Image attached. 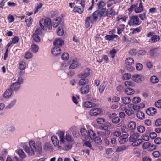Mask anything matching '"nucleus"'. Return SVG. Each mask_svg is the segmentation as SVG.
<instances>
[{
	"label": "nucleus",
	"instance_id": "nucleus-1",
	"mask_svg": "<svg viewBox=\"0 0 161 161\" xmlns=\"http://www.w3.org/2000/svg\"><path fill=\"white\" fill-rule=\"evenodd\" d=\"M39 23L41 27L45 31H46L47 28L49 30L52 29L51 21L49 18H47L45 19H40Z\"/></svg>",
	"mask_w": 161,
	"mask_h": 161
},
{
	"label": "nucleus",
	"instance_id": "nucleus-2",
	"mask_svg": "<svg viewBox=\"0 0 161 161\" xmlns=\"http://www.w3.org/2000/svg\"><path fill=\"white\" fill-rule=\"evenodd\" d=\"M140 134L138 133H134L131 135L129 139V141L133 142L132 145L134 146H139L142 142V140L141 139H138Z\"/></svg>",
	"mask_w": 161,
	"mask_h": 161
},
{
	"label": "nucleus",
	"instance_id": "nucleus-3",
	"mask_svg": "<svg viewBox=\"0 0 161 161\" xmlns=\"http://www.w3.org/2000/svg\"><path fill=\"white\" fill-rule=\"evenodd\" d=\"M141 23L140 21L138 16L133 15L130 18V20L128 22V24L130 26H135L139 25Z\"/></svg>",
	"mask_w": 161,
	"mask_h": 161
},
{
	"label": "nucleus",
	"instance_id": "nucleus-4",
	"mask_svg": "<svg viewBox=\"0 0 161 161\" xmlns=\"http://www.w3.org/2000/svg\"><path fill=\"white\" fill-rule=\"evenodd\" d=\"M80 4L81 6L80 7L76 5L74 8L73 11L75 13H78L79 14H81L84 11V8L85 6V3L84 0H81V2Z\"/></svg>",
	"mask_w": 161,
	"mask_h": 161
},
{
	"label": "nucleus",
	"instance_id": "nucleus-5",
	"mask_svg": "<svg viewBox=\"0 0 161 161\" xmlns=\"http://www.w3.org/2000/svg\"><path fill=\"white\" fill-rule=\"evenodd\" d=\"M117 14L115 10L112 8H110L107 9L104 16H106L108 18H112Z\"/></svg>",
	"mask_w": 161,
	"mask_h": 161
},
{
	"label": "nucleus",
	"instance_id": "nucleus-6",
	"mask_svg": "<svg viewBox=\"0 0 161 161\" xmlns=\"http://www.w3.org/2000/svg\"><path fill=\"white\" fill-rule=\"evenodd\" d=\"M132 79L134 82L139 83L144 81L145 78L143 75L139 74H135L132 75Z\"/></svg>",
	"mask_w": 161,
	"mask_h": 161
},
{
	"label": "nucleus",
	"instance_id": "nucleus-7",
	"mask_svg": "<svg viewBox=\"0 0 161 161\" xmlns=\"http://www.w3.org/2000/svg\"><path fill=\"white\" fill-rule=\"evenodd\" d=\"M94 22L93 21L92 18L91 16L88 17L85 19V26L87 28L92 27L93 23Z\"/></svg>",
	"mask_w": 161,
	"mask_h": 161
},
{
	"label": "nucleus",
	"instance_id": "nucleus-8",
	"mask_svg": "<svg viewBox=\"0 0 161 161\" xmlns=\"http://www.w3.org/2000/svg\"><path fill=\"white\" fill-rule=\"evenodd\" d=\"M51 51L52 54L55 56L60 55L62 52L61 48L55 46L51 49Z\"/></svg>",
	"mask_w": 161,
	"mask_h": 161
},
{
	"label": "nucleus",
	"instance_id": "nucleus-9",
	"mask_svg": "<svg viewBox=\"0 0 161 161\" xmlns=\"http://www.w3.org/2000/svg\"><path fill=\"white\" fill-rule=\"evenodd\" d=\"M90 69L89 68H86L84 73H80L78 75V77L80 78H86L89 76L90 74Z\"/></svg>",
	"mask_w": 161,
	"mask_h": 161
},
{
	"label": "nucleus",
	"instance_id": "nucleus-10",
	"mask_svg": "<svg viewBox=\"0 0 161 161\" xmlns=\"http://www.w3.org/2000/svg\"><path fill=\"white\" fill-rule=\"evenodd\" d=\"M96 136V134L92 130H89L88 132V135L86 137V140H91V141H92L94 137Z\"/></svg>",
	"mask_w": 161,
	"mask_h": 161
},
{
	"label": "nucleus",
	"instance_id": "nucleus-11",
	"mask_svg": "<svg viewBox=\"0 0 161 161\" xmlns=\"http://www.w3.org/2000/svg\"><path fill=\"white\" fill-rule=\"evenodd\" d=\"M64 44V41L61 38L56 39L53 42L54 46L61 48Z\"/></svg>",
	"mask_w": 161,
	"mask_h": 161
},
{
	"label": "nucleus",
	"instance_id": "nucleus-12",
	"mask_svg": "<svg viewBox=\"0 0 161 161\" xmlns=\"http://www.w3.org/2000/svg\"><path fill=\"white\" fill-rule=\"evenodd\" d=\"M51 140L54 145L55 146L58 147V149L61 148V146L59 145V141L58 139L56 136L54 135L53 136L51 137Z\"/></svg>",
	"mask_w": 161,
	"mask_h": 161
},
{
	"label": "nucleus",
	"instance_id": "nucleus-13",
	"mask_svg": "<svg viewBox=\"0 0 161 161\" xmlns=\"http://www.w3.org/2000/svg\"><path fill=\"white\" fill-rule=\"evenodd\" d=\"M101 110L98 108H95L92 109L89 112V114L91 116L97 115L101 114Z\"/></svg>",
	"mask_w": 161,
	"mask_h": 161
},
{
	"label": "nucleus",
	"instance_id": "nucleus-14",
	"mask_svg": "<svg viewBox=\"0 0 161 161\" xmlns=\"http://www.w3.org/2000/svg\"><path fill=\"white\" fill-rule=\"evenodd\" d=\"M129 135L124 134L120 136L119 138V142L121 144H124L128 141V137Z\"/></svg>",
	"mask_w": 161,
	"mask_h": 161
},
{
	"label": "nucleus",
	"instance_id": "nucleus-15",
	"mask_svg": "<svg viewBox=\"0 0 161 161\" xmlns=\"http://www.w3.org/2000/svg\"><path fill=\"white\" fill-rule=\"evenodd\" d=\"M61 18L60 17H58L53 20V26L54 27H57L61 24Z\"/></svg>",
	"mask_w": 161,
	"mask_h": 161
},
{
	"label": "nucleus",
	"instance_id": "nucleus-16",
	"mask_svg": "<svg viewBox=\"0 0 161 161\" xmlns=\"http://www.w3.org/2000/svg\"><path fill=\"white\" fill-rule=\"evenodd\" d=\"M89 85L83 86L80 88V92L82 94H86L89 93Z\"/></svg>",
	"mask_w": 161,
	"mask_h": 161
},
{
	"label": "nucleus",
	"instance_id": "nucleus-17",
	"mask_svg": "<svg viewBox=\"0 0 161 161\" xmlns=\"http://www.w3.org/2000/svg\"><path fill=\"white\" fill-rule=\"evenodd\" d=\"M147 114L149 115L153 116L157 113L156 109L154 108H150L146 111Z\"/></svg>",
	"mask_w": 161,
	"mask_h": 161
},
{
	"label": "nucleus",
	"instance_id": "nucleus-18",
	"mask_svg": "<svg viewBox=\"0 0 161 161\" xmlns=\"http://www.w3.org/2000/svg\"><path fill=\"white\" fill-rule=\"evenodd\" d=\"M20 86V83L19 82H17L13 83L10 86V89L12 91L17 90L19 88Z\"/></svg>",
	"mask_w": 161,
	"mask_h": 161
},
{
	"label": "nucleus",
	"instance_id": "nucleus-19",
	"mask_svg": "<svg viewBox=\"0 0 161 161\" xmlns=\"http://www.w3.org/2000/svg\"><path fill=\"white\" fill-rule=\"evenodd\" d=\"M119 36L117 35L110 34L107 35L105 36V39L107 41H113L115 38H117Z\"/></svg>",
	"mask_w": 161,
	"mask_h": 161
},
{
	"label": "nucleus",
	"instance_id": "nucleus-20",
	"mask_svg": "<svg viewBox=\"0 0 161 161\" xmlns=\"http://www.w3.org/2000/svg\"><path fill=\"white\" fill-rule=\"evenodd\" d=\"M136 125V123L134 121H131L128 124L127 127L129 130H130L131 133H132L133 130L135 129Z\"/></svg>",
	"mask_w": 161,
	"mask_h": 161
},
{
	"label": "nucleus",
	"instance_id": "nucleus-21",
	"mask_svg": "<svg viewBox=\"0 0 161 161\" xmlns=\"http://www.w3.org/2000/svg\"><path fill=\"white\" fill-rule=\"evenodd\" d=\"M125 25L123 24H120L119 26H118L117 29V33L119 35L121 34L124 31Z\"/></svg>",
	"mask_w": 161,
	"mask_h": 161
},
{
	"label": "nucleus",
	"instance_id": "nucleus-22",
	"mask_svg": "<svg viewBox=\"0 0 161 161\" xmlns=\"http://www.w3.org/2000/svg\"><path fill=\"white\" fill-rule=\"evenodd\" d=\"M24 150L27 152L29 155H33L34 154V151L32 150L31 148L26 145L23 146Z\"/></svg>",
	"mask_w": 161,
	"mask_h": 161
},
{
	"label": "nucleus",
	"instance_id": "nucleus-23",
	"mask_svg": "<svg viewBox=\"0 0 161 161\" xmlns=\"http://www.w3.org/2000/svg\"><path fill=\"white\" fill-rule=\"evenodd\" d=\"M157 48H155L150 50L149 55L151 58H153L155 56H158V54L157 52Z\"/></svg>",
	"mask_w": 161,
	"mask_h": 161
},
{
	"label": "nucleus",
	"instance_id": "nucleus-24",
	"mask_svg": "<svg viewBox=\"0 0 161 161\" xmlns=\"http://www.w3.org/2000/svg\"><path fill=\"white\" fill-rule=\"evenodd\" d=\"M142 30V27L140 26L138 27L135 28H132L130 30L132 31L131 33L132 34H135L136 33H139Z\"/></svg>",
	"mask_w": 161,
	"mask_h": 161
},
{
	"label": "nucleus",
	"instance_id": "nucleus-25",
	"mask_svg": "<svg viewBox=\"0 0 161 161\" xmlns=\"http://www.w3.org/2000/svg\"><path fill=\"white\" fill-rule=\"evenodd\" d=\"M120 99L119 97L114 96L109 97L108 99V101L111 102H119Z\"/></svg>",
	"mask_w": 161,
	"mask_h": 161
},
{
	"label": "nucleus",
	"instance_id": "nucleus-26",
	"mask_svg": "<svg viewBox=\"0 0 161 161\" xmlns=\"http://www.w3.org/2000/svg\"><path fill=\"white\" fill-rule=\"evenodd\" d=\"M143 9V6L141 0H140L139 7L138 8H136L135 11L136 13H139L142 11Z\"/></svg>",
	"mask_w": 161,
	"mask_h": 161
},
{
	"label": "nucleus",
	"instance_id": "nucleus-27",
	"mask_svg": "<svg viewBox=\"0 0 161 161\" xmlns=\"http://www.w3.org/2000/svg\"><path fill=\"white\" fill-rule=\"evenodd\" d=\"M106 84L104 81L99 86L98 88L99 92L100 93H102L105 88Z\"/></svg>",
	"mask_w": 161,
	"mask_h": 161
},
{
	"label": "nucleus",
	"instance_id": "nucleus-28",
	"mask_svg": "<svg viewBox=\"0 0 161 161\" xmlns=\"http://www.w3.org/2000/svg\"><path fill=\"white\" fill-rule=\"evenodd\" d=\"M89 82V80L87 78H81L79 81L78 84L79 85L82 86L87 84Z\"/></svg>",
	"mask_w": 161,
	"mask_h": 161
},
{
	"label": "nucleus",
	"instance_id": "nucleus-29",
	"mask_svg": "<svg viewBox=\"0 0 161 161\" xmlns=\"http://www.w3.org/2000/svg\"><path fill=\"white\" fill-rule=\"evenodd\" d=\"M84 106L86 108H90L95 106V103L92 102L86 101L84 103Z\"/></svg>",
	"mask_w": 161,
	"mask_h": 161
},
{
	"label": "nucleus",
	"instance_id": "nucleus-30",
	"mask_svg": "<svg viewBox=\"0 0 161 161\" xmlns=\"http://www.w3.org/2000/svg\"><path fill=\"white\" fill-rule=\"evenodd\" d=\"M125 92L128 95H131L134 94L135 91L131 88L127 87L125 89Z\"/></svg>",
	"mask_w": 161,
	"mask_h": 161
},
{
	"label": "nucleus",
	"instance_id": "nucleus-31",
	"mask_svg": "<svg viewBox=\"0 0 161 161\" xmlns=\"http://www.w3.org/2000/svg\"><path fill=\"white\" fill-rule=\"evenodd\" d=\"M79 65V64L78 61L76 60H74L72 63L69 66V68L70 69H74L75 68L77 67Z\"/></svg>",
	"mask_w": 161,
	"mask_h": 161
},
{
	"label": "nucleus",
	"instance_id": "nucleus-32",
	"mask_svg": "<svg viewBox=\"0 0 161 161\" xmlns=\"http://www.w3.org/2000/svg\"><path fill=\"white\" fill-rule=\"evenodd\" d=\"M64 133L62 131H61L60 132L59 134V137L60 141V144L62 143L63 144H64L65 142V139L64 138Z\"/></svg>",
	"mask_w": 161,
	"mask_h": 161
},
{
	"label": "nucleus",
	"instance_id": "nucleus-33",
	"mask_svg": "<svg viewBox=\"0 0 161 161\" xmlns=\"http://www.w3.org/2000/svg\"><path fill=\"white\" fill-rule=\"evenodd\" d=\"M29 144L31 149L32 150L34 151V153L35 151L36 150L35 142L33 141H30L29 142Z\"/></svg>",
	"mask_w": 161,
	"mask_h": 161
},
{
	"label": "nucleus",
	"instance_id": "nucleus-34",
	"mask_svg": "<svg viewBox=\"0 0 161 161\" xmlns=\"http://www.w3.org/2000/svg\"><path fill=\"white\" fill-rule=\"evenodd\" d=\"M137 117L141 120H143L145 119L144 114L141 111H138L136 114Z\"/></svg>",
	"mask_w": 161,
	"mask_h": 161
},
{
	"label": "nucleus",
	"instance_id": "nucleus-35",
	"mask_svg": "<svg viewBox=\"0 0 161 161\" xmlns=\"http://www.w3.org/2000/svg\"><path fill=\"white\" fill-rule=\"evenodd\" d=\"M128 147L125 145H122L121 146H118L116 148V152H120L123 151L127 149Z\"/></svg>",
	"mask_w": 161,
	"mask_h": 161
},
{
	"label": "nucleus",
	"instance_id": "nucleus-36",
	"mask_svg": "<svg viewBox=\"0 0 161 161\" xmlns=\"http://www.w3.org/2000/svg\"><path fill=\"white\" fill-rule=\"evenodd\" d=\"M64 32L62 25L59 26L57 31V33L58 36H62L63 35Z\"/></svg>",
	"mask_w": 161,
	"mask_h": 161
},
{
	"label": "nucleus",
	"instance_id": "nucleus-37",
	"mask_svg": "<svg viewBox=\"0 0 161 161\" xmlns=\"http://www.w3.org/2000/svg\"><path fill=\"white\" fill-rule=\"evenodd\" d=\"M11 90L10 89H7L3 94V97L5 98H8L12 94Z\"/></svg>",
	"mask_w": 161,
	"mask_h": 161
},
{
	"label": "nucleus",
	"instance_id": "nucleus-38",
	"mask_svg": "<svg viewBox=\"0 0 161 161\" xmlns=\"http://www.w3.org/2000/svg\"><path fill=\"white\" fill-rule=\"evenodd\" d=\"M121 130L123 132L126 133V134L129 135V134H130V130H129L128 127L126 126H123L121 127Z\"/></svg>",
	"mask_w": 161,
	"mask_h": 161
},
{
	"label": "nucleus",
	"instance_id": "nucleus-39",
	"mask_svg": "<svg viewBox=\"0 0 161 161\" xmlns=\"http://www.w3.org/2000/svg\"><path fill=\"white\" fill-rule=\"evenodd\" d=\"M93 21H94V22H96L98 19V17L99 14V12H98V10H96L92 14Z\"/></svg>",
	"mask_w": 161,
	"mask_h": 161
},
{
	"label": "nucleus",
	"instance_id": "nucleus-40",
	"mask_svg": "<svg viewBox=\"0 0 161 161\" xmlns=\"http://www.w3.org/2000/svg\"><path fill=\"white\" fill-rule=\"evenodd\" d=\"M72 147V145L71 143H68L67 144H65L63 147L62 149L64 151H69Z\"/></svg>",
	"mask_w": 161,
	"mask_h": 161
},
{
	"label": "nucleus",
	"instance_id": "nucleus-41",
	"mask_svg": "<svg viewBox=\"0 0 161 161\" xmlns=\"http://www.w3.org/2000/svg\"><path fill=\"white\" fill-rule=\"evenodd\" d=\"M80 132L82 136L84 138L85 140H86V137L88 135V132H87L85 129L81 128L80 129Z\"/></svg>",
	"mask_w": 161,
	"mask_h": 161
},
{
	"label": "nucleus",
	"instance_id": "nucleus-42",
	"mask_svg": "<svg viewBox=\"0 0 161 161\" xmlns=\"http://www.w3.org/2000/svg\"><path fill=\"white\" fill-rule=\"evenodd\" d=\"M160 39L159 36H158L156 35H153L151 38V40L152 42L155 43L158 41H159Z\"/></svg>",
	"mask_w": 161,
	"mask_h": 161
},
{
	"label": "nucleus",
	"instance_id": "nucleus-43",
	"mask_svg": "<svg viewBox=\"0 0 161 161\" xmlns=\"http://www.w3.org/2000/svg\"><path fill=\"white\" fill-rule=\"evenodd\" d=\"M122 100L125 104H128L130 102L131 99L129 97H124L122 98Z\"/></svg>",
	"mask_w": 161,
	"mask_h": 161
},
{
	"label": "nucleus",
	"instance_id": "nucleus-44",
	"mask_svg": "<svg viewBox=\"0 0 161 161\" xmlns=\"http://www.w3.org/2000/svg\"><path fill=\"white\" fill-rule=\"evenodd\" d=\"M86 141L85 142L84 145L88 147L89 148L91 149H93V147L91 144V142H92V141H91V140L89 139V140H85Z\"/></svg>",
	"mask_w": 161,
	"mask_h": 161
},
{
	"label": "nucleus",
	"instance_id": "nucleus-45",
	"mask_svg": "<svg viewBox=\"0 0 161 161\" xmlns=\"http://www.w3.org/2000/svg\"><path fill=\"white\" fill-rule=\"evenodd\" d=\"M150 81L152 83H156L159 81V79L155 76H153L150 78Z\"/></svg>",
	"mask_w": 161,
	"mask_h": 161
},
{
	"label": "nucleus",
	"instance_id": "nucleus-46",
	"mask_svg": "<svg viewBox=\"0 0 161 161\" xmlns=\"http://www.w3.org/2000/svg\"><path fill=\"white\" fill-rule=\"evenodd\" d=\"M17 153L19 157L21 158H25L26 157L25 153L22 149L18 150L17 151Z\"/></svg>",
	"mask_w": 161,
	"mask_h": 161
},
{
	"label": "nucleus",
	"instance_id": "nucleus-47",
	"mask_svg": "<svg viewBox=\"0 0 161 161\" xmlns=\"http://www.w3.org/2000/svg\"><path fill=\"white\" fill-rule=\"evenodd\" d=\"M100 9V10H98V12H99L100 17L101 18L103 17H106V16H104V13L105 12H106V8H103Z\"/></svg>",
	"mask_w": 161,
	"mask_h": 161
},
{
	"label": "nucleus",
	"instance_id": "nucleus-48",
	"mask_svg": "<svg viewBox=\"0 0 161 161\" xmlns=\"http://www.w3.org/2000/svg\"><path fill=\"white\" fill-rule=\"evenodd\" d=\"M31 19L32 18L31 17H26L25 19V21L26 23L27 26L28 27H30L32 24Z\"/></svg>",
	"mask_w": 161,
	"mask_h": 161
},
{
	"label": "nucleus",
	"instance_id": "nucleus-49",
	"mask_svg": "<svg viewBox=\"0 0 161 161\" xmlns=\"http://www.w3.org/2000/svg\"><path fill=\"white\" fill-rule=\"evenodd\" d=\"M31 19L32 18L31 17H26L25 19V21L26 23L27 26L28 27H30L32 24Z\"/></svg>",
	"mask_w": 161,
	"mask_h": 161
},
{
	"label": "nucleus",
	"instance_id": "nucleus-50",
	"mask_svg": "<svg viewBox=\"0 0 161 161\" xmlns=\"http://www.w3.org/2000/svg\"><path fill=\"white\" fill-rule=\"evenodd\" d=\"M31 19L32 18L31 17H26L25 19V21L26 23L27 26L28 27H30L32 24Z\"/></svg>",
	"mask_w": 161,
	"mask_h": 161
},
{
	"label": "nucleus",
	"instance_id": "nucleus-51",
	"mask_svg": "<svg viewBox=\"0 0 161 161\" xmlns=\"http://www.w3.org/2000/svg\"><path fill=\"white\" fill-rule=\"evenodd\" d=\"M31 19L32 18L31 17H26L25 19V21L26 23L27 26L28 27H30L32 24Z\"/></svg>",
	"mask_w": 161,
	"mask_h": 161
},
{
	"label": "nucleus",
	"instance_id": "nucleus-52",
	"mask_svg": "<svg viewBox=\"0 0 161 161\" xmlns=\"http://www.w3.org/2000/svg\"><path fill=\"white\" fill-rule=\"evenodd\" d=\"M125 62L127 65H132L134 63V61L132 58H129L126 59Z\"/></svg>",
	"mask_w": 161,
	"mask_h": 161
},
{
	"label": "nucleus",
	"instance_id": "nucleus-53",
	"mask_svg": "<svg viewBox=\"0 0 161 161\" xmlns=\"http://www.w3.org/2000/svg\"><path fill=\"white\" fill-rule=\"evenodd\" d=\"M32 37L34 41L37 42H40L41 39L39 36L37 34H33L32 35Z\"/></svg>",
	"mask_w": 161,
	"mask_h": 161
},
{
	"label": "nucleus",
	"instance_id": "nucleus-54",
	"mask_svg": "<svg viewBox=\"0 0 161 161\" xmlns=\"http://www.w3.org/2000/svg\"><path fill=\"white\" fill-rule=\"evenodd\" d=\"M125 112L129 116L133 117L134 116V111L132 109L126 110Z\"/></svg>",
	"mask_w": 161,
	"mask_h": 161
},
{
	"label": "nucleus",
	"instance_id": "nucleus-55",
	"mask_svg": "<svg viewBox=\"0 0 161 161\" xmlns=\"http://www.w3.org/2000/svg\"><path fill=\"white\" fill-rule=\"evenodd\" d=\"M124 85L126 86L133 87L135 86V83L130 81H127L125 82Z\"/></svg>",
	"mask_w": 161,
	"mask_h": 161
},
{
	"label": "nucleus",
	"instance_id": "nucleus-56",
	"mask_svg": "<svg viewBox=\"0 0 161 161\" xmlns=\"http://www.w3.org/2000/svg\"><path fill=\"white\" fill-rule=\"evenodd\" d=\"M31 49L32 51L35 53L37 52L39 50L38 46L36 45H32L31 46Z\"/></svg>",
	"mask_w": 161,
	"mask_h": 161
},
{
	"label": "nucleus",
	"instance_id": "nucleus-57",
	"mask_svg": "<svg viewBox=\"0 0 161 161\" xmlns=\"http://www.w3.org/2000/svg\"><path fill=\"white\" fill-rule=\"evenodd\" d=\"M105 5V3L103 1H100L97 4V5L98 6L99 9L104 8L103 7Z\"/></svg>",
	"mask_w": 161,
	"mask_h": 161
},
{
	"label": "nucleus",
	"instance_id": "nucleus-58",
	"mask_svg": "<svg viewBox=\"0 0 161 161\" xmlns=\"http://www.w3.org/2000/svg\"><path fill=\"white\" fill-rule=\"evenodd\" d=\"M131 75L130 74L127 73L124 74L122 76V79L124 80H128L130 78Z\"/></svg>",
	"mask_w": 161,
	"mask_h": 161
},
{
	"label": "nucleus",
	"instance_id": "nucleus-59",
	"mask_svg": "<svg viewBox=\"0 0 161 161\" xmlns=\"http://www.w3.org/2000/svg\"><path fill=\"white\" fill-rule=\"evenodd\" d=\"M93 139L96 143L99 145H101L102 143V140L101 138L99 137L95 136Z\"/></svg>",
	"mask_w": 161,
	"mask_h": 161
},
{
	"label": "nucleus",
	"instance_id": "nucleus-60",
	"mask_svg": "<svg viewBox=\"0 0 161 161\" xmlns=\"http://www.w3.org/2000/svg\"><path fill=\"white\" fill-rule=\"evenodd\" d=\"M120 119L117 116H117H116L113 119H111V121L114 124H117L120 122Z\"/></svg>",
	"mask_w": 161,
	"mask_h": 161
},
{
	"label": "nucleus",
	"instance_id": "nucleus-61",
	"mask_svg": "<svg viewBox=\"0 0 161 161\" xmlns=\"http://www.w3.org/2000/svg\"><path fill=\"white\" fill-rule=\"evenodd\" d=\"M33 56L32 53L30 52H26L25 53V58L26 59L31 58Z\"/></svg>",
	"mask_w": 161,
	"mask_h": 161
},
{
	"label": "nucleus",
	"instance_id": "nucleus-62",
	"mask_svg": "<svg viewBox=\"0 0 161 161\" xmlns=\"http://www.w3.org/2000/svg\"><path fill=\"white\" fill-rule=\"evenodd\" d=\"M61 58L63 60H67L69 58V55L67 53H64L62 55Z\"/></svg>",
	"mask_w": 161,
	"mask_h": 161
},
{
	"label": "nucleus",
	"instance_id": "nucleus-63",
	"mask_svg": "<svg viewBox=\"0 0 161 161\" xmlns=\"http://www.w3.org/2000/svg\"><path fill=\"white\" fill-rule=\"evenodd\" d=\"M36 146L37 148H36V150L35 151H37V152L40 153L42 151V148L41 144L40 143L37 144H36Z\"/></svg>",
	"mask_w": 161,
	"mask_h": 161
},
{
	"label": "nucleus",
	"instance_id": "nucleus-64",
	"mask_svg": "<svg viewBox=\"0 0 161 161\" xmlns=\"http://www.w3.org/2000/svg\"><path fill=\"white\" fill-rule=\"evenodd\" d=\"M19 69L21 70H23L25 69V62L22 61L20 62L19 64Z\"/></svg>",
	"mask_w": 161,
	"mask_h": 161
}]
</instances>
